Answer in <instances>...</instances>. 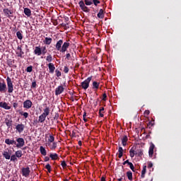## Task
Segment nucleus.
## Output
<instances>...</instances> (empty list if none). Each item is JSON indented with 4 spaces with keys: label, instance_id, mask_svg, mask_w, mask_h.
Here are the masks:
<instances>
[{
    "label": "nucleus",
    "instance_id": "nucleus-22",
    "mask_svg": "<svg viewBox=\"0 0 181 181\" xmlns=\"http://www.w3.org/2000/svg\"><path fill=\"white\" fill-rule=\"evenodd\" d=\"M52 40H53V39H52V37H46L43 42H44L45 45H49L52 44Z\"/></svg>",
    "mask_w": 181,
    "mask_h": 181
},
{
    "label": "nucleus",
    "instance_id": "nucleus-9",
    "mask_svg": "<svg viewBox=\"0 0 181 181\" xmlns=\"http://www.w3.org/2000/svg\"><path fill=\"white\" fill-rule=\"evenodd\" d=\"M32 105H33V103L30 100H26L23 102V108L29 110L30 108H32Z\"/></svg>",
    "mask_w": 181,
    "mask_h": 181
},
{
    "label": "nucleus",
    "instance_id": "nucleus-41",
    "mask_svg": "<svg viewBox=\"0 0 181 181\" xmlns=\"http://www.w3.org/2000/svg\"><path fill=\"white\" fill-rule=\"evenodd\" d=\"M55 74H56L57 77L62 76V72L59 69L55 70Z\"/></svg>",
    "mask_w": 181,
    "mask_h": 181
},
{
    "label": "nucleus",
    "instance_id": "nucleus-37",
    "mask_svg": "<svg viewBox=\"0 0 181 181\" xmlns=\"http://www.w3.org/2000/svg\"><path fill=\"white\" fill-rule=\"evenodd\" d=\"M84 2L87 6H90V5H93V0H84Z\"/></svg>",
    "mask_w": 181,
    "mask_h": 181
},
{
    "label": "nucleus",
    "instance_id": "nucleus-47",
    "mask_svg": "<svg viewBox=\"0 0 181 181\" xmlns=\"http://www.w3.org/2000/svg\"><path fill=\"white\" fill-rule=\"evenodd\" d=\"M92 2L94 4L95 6H97V5H98V4H100L99 0H93Z\"/></svg>",
    "mask_w": 181,
    "mask_h": 181
},
{
    "label": "nucleus",
    "instance_id": "nucleus-49",
    "mask_svg": "<svg viewBox=\"0 0 181 181\" xmlns=\"http://www.w3.org/2000/svg\"><path fill=\"white\" fill-rule=\"evenodd\" d=\"M69 67L67 66H64V73H65L66 74H67V73H69Z\"/></svg>",
    "mask_w": 181,
    "mask_h": 181
},
{
    "label": "nucleus",
    "instance_id": "nucleus-39",
    "mask_svg": "<svg viewBox=\"0 0 181 181\" xmlns=\"http://www.w3.org/2000/svg\"><path fill=\"white\" fill-rule=\"evenodd\" d=\"M46 53H47V49H46V47H41V54L45 55Z\"/></svg>",
    "mask_w": 181,
    "mask_h": 181
},
{
    "label": "nucleus",
    "instance_id": "nucleus-6",
    "mask_svg": "<svg viewBox=\"0 0 181 181\" xmlns=\"http://www.w3.org/2000/svg\"><path fill=\"white\" fill-rule=\"evenodd\" d=\"M22 175L25 177H28L29 175H30V168L29 167L23 168L21 169Z\"/></svg>",
    "mask_w": 181,
    "mask_h": 181
},
{
    "label": "nucleus",
    "instance_id": "nucleus-57",
    "mask_svg": "<svg viewBox=\"0 0 181 181\" xmlns=\"http://www.w3.org/2000/svg\"><path fill=\"white\" fill-rule=\"evenodd\" d=\"M127 165H129V163H131V162H129V160H127L126 161H124L123 163V165H127Z\"/></svg>",
    "mask_w": 181,
    "mask_h": 181
},
{
    "label": "nucleus",
    "instance_id": "nucleus-52",
    "mask_svg": "<svg viewBox=\"0 0 181 181\" xmlns=\"http://www.w3.org/2000/svg\"><path fill=\"white\" fill-rule=\"evenodd\" d=\"M36 86H37L36 81H33L32 83L31 87H32V88H36Z\"/></svg>",
    "mask_w": 181,
    "mask_h": 181
},
{
    "label": "nucleus",
    "instance_id": "nucleus-36",
    "mask_svg": "<svg viewBox=\"0 0 181 181\" xmlns=\"http://www.w3.org/2000/svg\"><path fill=\"white\" fill-rule=\"evenodd\" d=\"M18 157H16V156L14 154V155H12L11 156H10V159L11 160V162H16L18 161Z\"/></svg>",
    "mask_w": 181,
    "mask_h": 181
},
{
    "label": "nucleus",
    "instance_id": "nucleus-3",
    "mask_svg": "<svg viewBox=\"0 0 181 181\" xmlns=\"http://www.w3.org/2000/svg\"><path fill=\"white\" fill-rule=\"evenodd\" d=\"M8 93H13V83H12V79L8 76L6 78Z\"/></svg>",
    "mask_w": 181,
    "mask_h": 181
},
{
    "label": "nucleus",
    "instance_id": "nucleus-27",
    "mask_svg": "<svg viewBox=\"0 0 181 181\" xmlns=\"http://www.w3.org/2000/svg\"><path fill=\"white\" fill-rule=\"evenodd\" d=\"M127 142H128V136H124L122 139V144L123 146H127Z\"/></svg>",
    "mask_w": 181,
    "mask_h": 181
},
{
    "label": "nucleus",
    "instance_id": "nucleus-64",
    "mask_svg": "<svg viewBox=\"0 0 181 181\" xmlns=\"http://www.w3.org/2000/svg\"><path fill=\"white\" fill-rule=\"evenodd\" d=\"M100 181H105V177H102L100 179Z\"/></svg>",
    "mask_w": 181,
    "mask_h": 181
},
{
    "label": "nucleus",
    "instance_id": "nucleus-32",
    "mask_svg": "<svg viewBox=\"0 0 181 181\" xmlns=\"http://www.w3.org/2000/svg\"><path fill=\"white\" fill-rule=\"evenodd\" d=\"M16 36L18 37V39H19V40H22V39H23V35H22V31H18L16 33Z\"/></svg>",
    "mask_w": 181,
    "mask_h": 181
},
{
    "label": "nucleus",
    "instance_id": "nucleus-28",
    "mask_svg": "<svg viewBox=\"0 0 181 181\" xmlns=\"http://www.w3.org/2000/svg\"><path fill=\"white\" fill-rule=\"evenodd\" d=\"M15 156L17 158H22V156H23V153H22V150H18L17 151L15 152Z\"/></svg>",
    "mask_w": 181,
    "mask_h": 181
},
{
    "label": "nucleus",
    "instance_id": "nucleus-11",
    "mask_svg": "<svg viewBox=\"0 0 181 181\" xmlns=\"http://www.w3.org/2000/svg\"><path fill=\"white\" fill-rule=\"evenodd\" d=\"M64 91V87L63 86H59L55 89V95H60Z\"/></svg>",
    "mask_w": 181,
    "mask_h": 181
},
{
    "label": "nucleus",
    "instance_id": "nucleus-59",
    "mask_svg": "<svg viewBox=\"0 0 181 181\" xmlns=\"http://www.w3.org/2000/svg\"><path fill=\"white\" fill-rule=\"evenodd\" d=\"M99 115H100V117H101L103 118V117H104V112H99Z\"/></svg>",
    "mask_w": 181,
    "mask_h": 181
},
{
    "label": "nucleus",
    "instance_id": "nucleus-29",
    "mask_svg": "<svg viewBox=\"0 0 181 181\" xmlns=\"http://www.w3.org/2000/svg\"><path fill=\"white\" fill-rule=\"evenodd\" d=\"M118 152H119L118 156H119V159H121L124 155V149L122 148V147H119Z\"/></svg>",
    "mask_w": 181,
    "mask_h": 181
},
{
    "label": "nucleus",
    "instance_id": "nucleus-45",
    "mask_svg": "<svg viewBox=\"0 0 181 181\" xmlns=\"http://www.w3.org/2000/svg\"><path fill=\"white\" fill-rule=\"evenodd\" d=\"M18 50H20V54H18V57H22V54H25V52L22 51V48L18 47Z\"/></svg>",
    "mask_w": 181,
    "mask_h": 181
},
{
    "label": "nucleus",
    "instance_id": "nucleus-58",
    "mask_svg": "<svg viewBox=\"0 0 181 181\" xmlns=\"http://www.w3.org/2000/svg\"><path fill=\"white\" fill-rule=\"evenodd\" d=\"M153 166V164L152 163H149L148 165V168L149 169H151V168H152Z\"/></svg>",
    "mask_w": 181,
    "mask_h": 181
},
{
    "label": "nucleus",
    "instance_id": "nucleus-24",
    "mask_svg": "<svg viewBox=\"0 0 181 181\" xmlns=\"http://www.w3.org/2000/svg\"><path fill=\"white\" fill-rule=\"evenodd\" d=\"M49 158H51L52 160H57V159L59 158V155H57V153H51L49 155Z\"/></svg>",
    "mask_w": 181,
    "mask_h": 181
},
{
    "label": "nucleus",
    "instance_id": "nucleus-7",
    "mask_svg": "<svg viewBox=\"0 0 181 181\" xmlns=\"http://www.w3.org/2000/svg\"><path fill=\"white\" fill-rule=\"evenodd\" d=\"M79 6L81 9L83 11V12H90V9H88V7L86 6V4H84V1L81 0L79 1Z\"/></svg>",
    "mask_w": 181,
    "mask_h": 181
},
{
    "label": "nucleus",
    "instance_id": "nucleus-13",
    "mask_svg": "<svg viewBox=\"0 0 181 181\" xmlns=\"http://www.w3.org/2000/svg\"><path fill=\"white\" fill-rule=\"evenodd\" d=\"M34 54H36V56H42V47L40 45L35 47Z\"/></svg>",
    "mask_w": 181,
    "mask_h": 181
},
{
    "label": "nucleus",
    "instance_id": "nucleus-38",
    "mask_svg": "<svg viewBox=\"0 0 181 181\" xmlns=\"http://www.w3.org/2000/svg\"><path fill=\"white\" fill-rule=\"evenodd\" d=\"M127 176L129 180H132V172L128 171L127 173Z\"/></svg>",
    "mask_w": 181,
    "mask_h": 181
},
{
    "label": "nucleus",
    "instance_id": "nucleus-23",
    "mask_svg": "<svg viewBox=\"0 0 181 181\" xmlns=\"http://www.w3.org/2000/svg\"><path fill=\"white\" fill-rule=\"evenodd\" d=\"M24 13L26 16H31L32 15V11H30V8H24Z\"/></svg>",
    "mask_w": 181,
    "mask_h": 181
},
{
    "label": "nucleus",
    "instance_id": "nucleus-19",
    "mask_svg": "<svg viewBox=\"0 0 181 181\" xmlns=\"http://www.w3.org/2000/svg\"><path fill=\"white\" fill-rule=\"evenodd\" d=\"M138 152L135 149H134V147H132L130 150H129V156L132 158H134V156H138Z\"/></svg>",
    "mask_w": 181,
    "mask_h": 181
},
{
    "label": "nucleus",
    "instance_id": "nucleus-5",
    "mask_svg": "<svg viewBox=\"0 0 181 181\" xmlns=\"http://www.w3.org/2000/svg\"><path fill=\"white\" fill-rule=\"evenodd\" d=\"M3 13H4V16H6V18H8L11 19V18H13V10H11L9 8H4Z\"/></svg>",
    "mask_w": 181,
    "mask_h": 181
},
{
    "label": "nucleus",
    "instance_id": "nucleus-42",
    "mask_svg": "<svg viewBox=\"0 0 181 181\" xmlns=\"http://www.w3.org/2000/svg\"><path fill=\"white\" fill-rule=\"evenodd\" d=\"M129 166L132 172H135V167L134 166V164H132V163H129Z\"/></svg>",
    "mask_w": 181,
    "mask_h": 181
},
{
    "label": "nucleus",
    "instance_id": "nucleus-46",
    "mask_svg": "<svg viewBox=\"0 0 181 181\" xmlns=\"http://www.w3.org/2000/svg\"><path fill=\"white\" fill-rule=\"evenodd\" d=\"M86 117H87V113L85 112L83 115V119L84 122H87L88 121L87 119H86Z\"/></svg>",
    "mask_w": 181,
    "mask_h": 181
},
{
    "label": "nucleus",
    "instance_id": "nucleus-16",
    "mask_svg": "<svg viewBox=\"0 0 181 181\" xmlns=\"http://www.w3.org/2000/svg\"><path fill=\"white\" fill-rule=\"evenodd\" d=\"M62 45H63V40H59V41H57V44L55 45V47L59 52L62 50Z\"/></svg>",
    "mask_w": 181,
    "mask_h": 181
},
{
    "label": "nucleus",
    "instance_id": "nucleus-35",
    "mask_svg": "<svg viewBox=\"0 0 181 181\" xmlns=\"http://www.w3.org/2000/svg\"><path fill=\"white\" fill-rule=\"evenodd\" d=\"M153 125H155V120H151V121H150V122L147 124V127H148V128H149V129L152 128V127H153Z\"/></svg>",
    "mask_w": 181,
    "mask_h": 181
},
{
    "label": "nucleus",
    "instance_id": "nucleus-40",
    "mask_svg": "<svg viewBox=\"0 0 181 181\" xmlns=\"http://www.w3.org/2000/svg\"><path fill=\"white\" fill-rule=\"evenodd\" d=\"M45 169L47 170V171L49 172V173H50V172H52V165H50V164H47L45 165Z\"/></svg>",
    "mask_w": 181,
    "mask_h": 181
},
{
    "label": "nucleus",
    "instance_id": "nucleus-20",
    "mask_svg": "<svg viewBox=\"0 0 181 181\" xmlns=\"http://www.w3.org/2000/svg\"><path fill=\"white\" fill-rule=\"evenodd\" d=\"M92 88L93 90H95V91H97V90L100 88V83L97 81H93Z\"/></svg>",
    "mask_w": 181,
    "mask_h": 181
},
{
    "label": "nucleus",
    "instance_id": "nucleus-30",
    "mask_svg": "<svg viewBox=\"0 0 181 181\" xmlns=\"http://www.w3.org/2000/svg\"><path fill=\"white\" fill-rule=\"evenodd\" d=\"M46 62H48V63H52V62H53V57L52 54H48V55L46 57Z\"/></svg>",
    "mask_w": 181,
    "mask_h": 181
},
{
    "label": "nucleus",
    "instance_id": "nucleus-17",
    "mask_svg": "<svg viewBox=\"0 0 181 181\" xmlns=\"http://www.w3.org/2000/svg\"><path fill=\"white\" fill-rule=\"evenodd\" d=\"M0 107L4 110H11V106H8L6 102H0Z\"/></svg>",
    "mask_w": 181,
    "mask_h": 181
},
{
    "label": "nucleus",
    "instance_id": "nucleus-10",
    "mask_svg": "<svg viewBox=\"0 0 181 181\" xmlns=\"http://www.w3.org/2000/svg\"><path fill=\"white\" fill-rule=\"evenodd\" d=\"M16 129L18 134H22L23 131L25 130V124H18L16 126Z\"/></svg>",
    "mask_w": 181,
    "mask_h": 181
},
{
    "label": "nucleus",
    "instance_id": "nucleus-1",
    "mask_svg": "<svg viewBox=\"0 0 181 181\" xmlns=\"http://www.w3.org/2000/svg\"><path fill=\"white\" fill-rule=\"evenodd\" d=\"M50 114V107L48 106H45L44 109V112H42L38 117V123L43 124L45 121H46V117H47Z\"/></svg>",
    "mask_w": 181,
    "mask_h": 181
},
{
    "label": "nucleus",
    "instance_id": "nucleus-2",
    "mask_svg": "<svg viewBox=\"0 0 181 181\" xmlns=\"http://www.w3.org/2000/svg\"><path fill=\"white\" fill-rule=\"evenodd\" d=\"M93 80V76H89L87 79L81 82V87L83 90H87L90 87V83Z\"/></svg>",
    "mask_w": 181,
    "mask_h": 181
},
{
    "label": "nucleus",
    "instance_id": "nucleus-15",
    "mask_svg": "<svg viewBox=\"0 0 181 181\" xmlns=\"http://www.w3.org/2000/svg\"><path fill=\"white\" fill-rule=\"evenodd\" d=\"M153 149H155V144H153V143H151L148 150V155L150 158H152V156H153Z\"/></svg>",
    "mask_w": 181,
    "mask_h": 181
},
{
    "label": "nucleus",
    "instance_id": "nucleus-18",
    "mask_svg": "<svg viewBox=\"0 0 181 181\" xmlns=\"http://www.w3.org/2000/svg\"><path fill=\"white\" fill-rule=\"evenodd\" d=\"M5 144H6V145H16V141L14 139H6Z\"/></svg>",
    "mask_w": 181,
    "mask_h": 181
},
{
    "label": "nucleus",
    "instance_id": "nucleus-50",
    "mask_svg": "<svg viewBox=\"0 0 181 181\" xmlns=\"http://www.w3.org/2000/svg\"><path fill=\"white\" fill-rule=\"evenodd\" d=\"M21 115L24 116V118H28V117H29V113L28 112H23V114L21 113Z\"/></svg>",
    "mask_w": 181,
    "mask_h": 181
},
{
    "label": "nucleus",
    "instance_id": "nucleus-31",
    "mask_svg": "<svg viewBox=\"0 0 181 181\" xmlns=\"http://www.w3.org/2000/svg\"><path fill=\"white\" fill-rule=\"evenodd\" d=\"M3 156L5 158V159H11V155H9V153L8 151H4Z\"/></svg>",
    "mask_w": 181,
    "mask_h": 181
},
{
    "label": "nucleus",
    "instance_id": "nucleus-56",
    "mask_svg": "<svg viewBox=\"0 0 181 181\" xmlns=\"http://www.w3.org/2000/svg\"><path fill=\"white\" fill-rule=\"evenodd\" d=\"M49 160H50V158L45 156V162H49Z\"/></svg>",
    "mask_w": 181,
    "mask_h": 181
},
{
    "label": "nucleus",
    "instance_id": "nucleus-54",
    "mask_svg": "<svg viewBox=\"0 0 181 181\" xmlns=\"http://www.w3.org/2000/svg\"><path fill=\"white\" fill-rule=\"evenodd\" d=\"M56 148H57V144L56 142H54L52 149H56Z\"/></svg>",
    "mask_w": 181,
    "mask_h": 181
},
{
    "label": "nucleus",
    "instance_id": "nucleus-4",
    "mask_svg": "<svg viewBox=\"0 0 181 181\" xmlns=\"http://www.w3.org/2000/svg\"><path fill=\"white\" fill-rule=\"evenodd\" d=\"M16 142H17L16 144H15L16 148H23V146H25V139H23V138H16Z\"/></svg>",
    "mask_w": 181,
    "mask_h": 181
},
{
    "label": "nucleus",
    "instance_id": "nucleus-60",
    "mask_svg": "<svg viewBox=\"0 0 181 181\" xmlns=\"http://www.w3.org/2000/svg\"><path fill=\"white\" fill-rule=\"evenodd\" d=\"M149 113H150L149 110H146V111L144 112V114H145L146 115H149Z\"/></svg>",
    "mask_w": 181,
    "mask_h": 181
},
{
    "label": "nucleus",
    "instance_id": "nucleus-53",
    "mask_svg": "<svg viewBox=\"0 0 181 181\" xmlns=\"http://www.w3.org/2000/svg\"><path fill=\"white\" fill-rule=\"evenodd\" d=\"M103 101H107V94L106 93H103Z\"/></svg>",
    "mask_w": 181,
    "mask_h": 181
},
{
    "label": "nucleus",
    "instance_id": "nucleus-61",
    "mask_svg": "<svg viewBox=\"0 0 181 181\" xmlns=\"http://www.w3.org/2000/svg\"><path fill=\"white\" fill-rule=\"evenodd\" d=\"M103 111H104V107H101L100 109L99 110V112H102Z\"/></svg>",
    "mask_w": 181,
    "mask_h": 181
},
{
    "label": "nucleus",
    "instance_id": "nucleus-8",
    "mask_svg": "<svg viewBox=\"0 0 181 181\" xmlns=\"http://www.w3.org/2000/svg\"><path fill=\"white\" fill-rule=\"evenodd\" d=\"M70 47V42L66 41L62 44V47L61 48V53H64V52H67V48Z\"/></svg>",
    "mask_w": 181,
    "mask_h": 181
},
{
    "label": "nucleus",
    "instance_id": "nucleus-63",
    "mask_svg": "<svg viewBox=\"0 0 181 181\" xmlns=\"http://www.w3.org/2000/svg\"><path fill=\"white\" fill-rule=\"evenodd\" d=\"M151 137V134H147L146 136V139H148V138H150Z\"/></svg>",
    "mask_w": 181,
    "mask_h": 181
},
{
    "label": "nucleus",
    "instance_id": "nucleus-25",
    "mask_svg": "<svg viewBox=\"0 0 181 181\" xmlns=\"http://www.w3.org/2000/svg\"><path fill=\"white\" fill-rule=\"evenodd\" d=\"M40 153L42 154L43 156H46L47 155V152L46 151V148L43 146L40 147Z\"/></svg>",
    "mask_w": 181,
    "mask_h": 181
},
{
    "label": "nucleus",
    "instance_id": "nucleus-34",
    "mask_svg": "<svg viewBox=\"0 0 181 181\" xmlns=\"http://www.w3.org/2000/svg\"><path fill=\"white\" fill-rule=\"evenodd\" d=\"M137 156H139V158H141V156H142V155H144V150L143 149H137Z\"/></svg>",
    "mask_w": 181,
    "mask_h": 181
},
{
    "label": "nucleus",
    "instance_id": "nucleus-12",
    "mask_svg": "<svg viewBox=\"0 0 181 181\" xmlns=\"http://www.w3.org/2000/svg\"><path fill=\"white\" fill-rule=\"evenodd\" d=\"M47 66L49 69V73H50V74H53V73H54V70H56V66H54V64L50 62L47 64Z\"/></svg>",
    "mask_w": 181,
    "mask_h": 181
},
{
    "label": "nucleus",
    "instance_id": "nucleus-43",
    "mask_svg": "<svg viewBox=\"0 0 181 181\" xmlns=\"http://www.w3.org/2000/svg\"><path fill=\"white\" fill-rule=\"evenodd\" d=\"M33 69V66H30L27 67L25 71H27V73H32Z\"/></svg>",
    "mask_w": 181,
    "mask_h": 181
},
{
    "label": "nucleus",
    "instance_id": "nucleus-62",
    "mask_svg": "<svg viewBox=\"0 0 181 181\" xmlns=\"http://www.w3.org/2000/svg\"><path fill=\"white\" fill-rule=\"evenodd\" d=\"M54 118V119H59V115H55Z\"/></svg>",
    "mask_w": 181,
    "mask_h": 181
},
{
    "label": "nucleus",
    "instance_id": "nucleus-51",
    "mask_svg": "<svg viewBox=\"0 0 181 181\" xmlns=\"http://www.w3.org/2000/svg\"><path fill=\"white\" fill-rule=\"evenodd\" d=\"M71 58V54H70V53H68L66 54V59L70 60Z\"/></svg>",
    "mask_w": 181,
    "mask_h": 181
},
{
    "label": "nucleus",
    "instance_id": "nucleus-55",
    "mask_svg": "<svg viewBox=\"0 0 181 181\" xmlns=\"http://www.w3.org/2000/svg\"><path fill=\"white\" fill-rule=\"evenodd\" d=\"M13 107L15 110H16L18 108V103H13Z\"/></svg>",
    "mask_w": 181,
    "mask_h": 181
},
{
    "label": "nucleus",
    "instance_id": "nucleus-48",
    "mask_svg": "<svg viewBox=\"0 0 181 181\" xmlns=\"http://www.w3.org/2000/svg\"><path fill=\"white\" fill-rule=\"evenodd\" d=\"M61 165L64 169L67 166V164L66 163V161H62Z\"/></svg>",
    "mask_w": 181,
    "mask_h": 181
},
{
    "label": "nucleus",
    "instance_id": "nucleus-14",
    "mask_svg": "<svg viewBox=\"0 0 181 181\" xmlns=\"http://www.w3.org/2000/svg\"><path fill=\"white\" fill-rule=\"evenodd\" d=\"M0 93H6V83L4 81L0 82Z\"/></svg>",
    "mask_w": 181,
    "mask_h": 181
},
{
    "label": "nucleus",
    "instance_id": "nucleus-26",
    "mask_svg": "<svg viewBox=\"0 0 181 181\" xmlns=\"http://www.w3.org/2000/svg\"><path fill=\"white\" fill-rule=\"evenodd\" d=\"M5 124L8 128H11V127H12V119H6Z\"/></svg>",
    "mask_w": 181,
    "mask_h": 181
},
{
    "label": "nucleus",
    "instance_id": "nucleus-44",
    "mask_svg": "<svg viewBox=\"0 0 181 181\" xmlns=\"http://www.w3.org/2000/svg\"><path fill=\"white\" fill-rule=\"evenodd\" d=\"M48 142H54V136H53L52 135L49 136V138L48 139Z\"/></svg>",
    "mask_w": 181,
    "mask_h": 181
},
{
    "label": "nucleus",
    "instance_id": "nucleus-33",
    "mask_svg": "<svg viewBox=\"0 0 181 181\" xmlns=\"http://www.w3.org/2000/svg\"><path fill=\"white\" fill-rule=\"evenodd\" d=\"M145 173H146V165H144L143 167V170L141 171V175L142 178L145 177Z\"/></svg>",
    "mask_w": 181,
    "mask_h": 181
},
{
    "label": "nucleus",
    "instance_id": "nucleus-21",
    "mask_svg": "<svg viewBox=\"0 0 181 181\" xmlns=\"http://www.w3.org/2000/svg\"><path fill=\"white\" fill-rule=\"evenodd\" d=\"M97 16L99 19H104V10H103V8L100 9Z\"/></svg>",
    "mask_w": 181,
    "mask_h": 181
}]
</instances>
